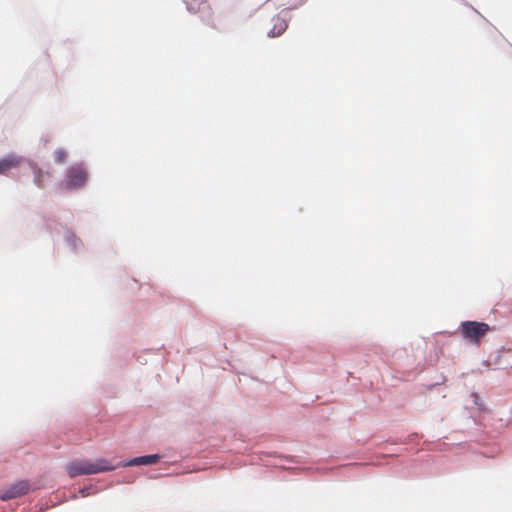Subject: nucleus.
I'll return each instance as SVG.
<instances>
[{"mask_svg": "<svg viewBox=\"0 0 512 512\" xmlns=\"http://www.w3.org/2000/svg\"><path fill=\"white\" fill-rule=\"evenodd\" d=\"M23 158L17 155H8L5 158L0 160V175L7 174L8 171L18 168L22 162Z\"/></svg>", "mask_w": 512, "mask_h": 512, "instance_id": "39448f33", "label": "nucleus"}, {"mask_svg": "<svg viewBox=\"0 0 512 512\" xmlns=\"http://www.w3.org/2000/svg\"><path fill=\"white\" fill-rule=\"evenodd\" d=\"M160 459V456L157 454L153 455H146V456H140L133 458L130 460L127 465L128 466H137V465H150V464H156Z\"/></svg>", "mask_w": 512, "mask_h": 512, "instance_id": "0eeeda50", "label": "nucleus"}, {"mask_svg": "<svg viewBox=\"0 0 512 512\" xmlns=\"http://www.w3.org/2000/svg\"><path fill=\"white\" fill-rule=\"evenodd\" d=\"M114 469L115 466L106 459H98L96 461L77 460L66 466L67 473L71 478L80 475L98 474Z\"/></svg>", "mask_w": 512, "mask_h": 512, "instance_id": "f257e3e1", "label": "nucleus"}, {"mask_svg": "<svg viewBox=\"0 0 512 512\" xmlns=\"http://www.w3.org/2000/svg\"><path fill=\"white\" fill-rule=\"evenodd\" d=\"M87 180V172L82 165H74L68 169L67 188H80Z\"/></svg>", "mask_w": 512, "mask_h": 512, "instance_id": "20e7f679", "label": "nucleus"}, {"mask_svg": "<svg viewBox=\"0 0 512 512\" xmlns=\"http://www.w3.org/2000/svg\"><path fill=\"white\" fill-rule=\"evenodd\" d=\"M31 489L28 481L20 480L0 490V500L7 501L27 494Z\"/></svg>", "mask_w": 512, "mask_h": 512, "instance_id": "7ed1b4c3", "label": "nucleus"}, {"mask_svg": "<svg viewBox=\"0 0 512 512\" xmlns=\"http://www.w3.org/2000/svg\"><path fill=\"white\" fill-rule=\"evenodd\" d=\"M273 21H274L273 28L269 31L268 35L270 37L280 36L287 29V23L285 22V20H283L279 17L273 19Z\"/></svg>", "mask_w": 512, "mask_h": 512, "instance_id": "6e6552de", "label": "nucleus"}, {"mask_svg": "<svg viewBox=\"0 0 512 512\" xmlns=\"http://www.w3.org/2000/svg\"><path fill=\"white\" fill-rule=\"evenodd\" d=\"M53 157H54V161L57 164H62L66 161L67 152L62 148L56 149L53 153Z\"/></svg>", "mask_w": 512, "mask_h": 512, "instance_id": "1a4fd4ad", "label": "nucleus"}, {"mask_svg": "<svg viewBox=\"0 0 512 512\" xmlns=\"http://www.w3.org/2000/svg\"><path fill=\"white\" fill-rule=\"evenodd\" d=\"M488 330L486 322H462L461 326L463 336L471 342H478Z\"/></svg>", "mask_w": 512, "mask_h": 512, "instance_id": "f03ea898", "label": "nucleus"}, {"mask_svg": "<svg viewBox=\"0 0 512 512\" xmlns=\"http://www.w3.org/2000/svg\"><path fill=\"white\" fill-rule=\"evenodd\" d=\"M30 168L33 172V182L34 184L39 187H44L45 179H48L51 177V173L49 171L44 172L41 168L38 167V165L34 162L29 163Z\"/></svg>", "mask_w": 512, "mask_h": 512, "instance_id": "423d86ee", "label": "nucleus"}]
</instances>
